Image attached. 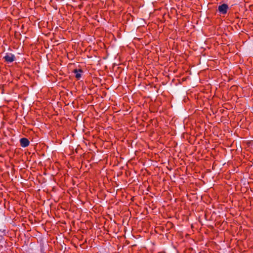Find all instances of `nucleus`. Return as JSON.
Segmentation results:
<instances>
[{
  "label": "nucleus",
  "instance_id": "f257e3e1",
  "mask_svg": "<svg viewBox=\"0 0 253 253\" xmlns=\"http://www.w3.org/2000/svg\"><path fill=\"white\" fill-rule=\"evenodd\" d=\"M4 62L9 63L13 62L15 60L16 57L15 55L11 53H6L5 56L3 57Z\"/></svg>",
  "mask_w": 253,
  "mask_h": 253
},
{
  "label": "nucleus",
  "instance_id": "f03ea898",
  "mask_svg": "<svg viewBox=\"0 0 253 253\" xmlns=\"http://www.w3.org/2000/svg\"><path fill=\"white\" fill-rule=\"evenodd\" d=\"M229 9L228 5L226 3H223L219 5L218 7V10L220 14L225 15L227 13V10Z\"/></svg>",
  "mask_w": 253,
  "mask_h": 253
},
{
  "label": "nucleus",
  "instance_id": "7ed1b4c3",
  "mask_svg": "<svg viewBox=\"0 0 253 253\" xmlns=\"http://www.w3.org/2000/svg\"><path fill=\"white\" fill-rule=\"evenodd\" d=\"M20 145L22 147H26L30 144V141L27 138H22L20 139Z\"/></svg>",
  "mask_w": 253,
  "mask_h": 253
},
{
  "label": "nucleus",
  "instance_id": "20e7f679",
  "mask_svg": "<svg viewBox=\"0 0 253 253\" xmlns=\"http://www.w3.org/2000/svg\"><path fill=\"white\" fill-rule=\"evenodd\" d=\"M83 71L82 69H74L73 71V73L75 74V77L79 80L81 78V73H83Z\"/></svg>",
  "mask_w": 253,
  "mask_h": 253
}]
</instances>
